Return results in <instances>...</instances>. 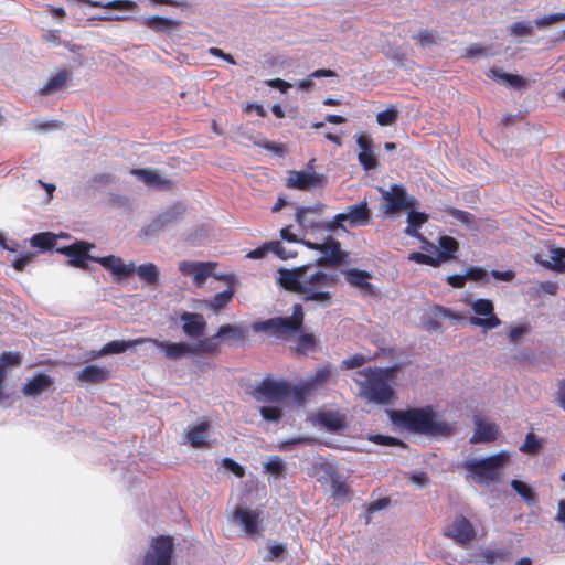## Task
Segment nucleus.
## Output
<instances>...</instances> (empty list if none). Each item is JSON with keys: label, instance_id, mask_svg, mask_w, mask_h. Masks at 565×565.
<instances>
[{"label": "nucleus", "instance_id": "obj_1", "mask_svg": "<svg viewBox=\"0 0 565 565\" xmlns=\"http://www.w3.org/2000/svg\"><path fill=\"white\" fill-rule=\"evenodd\" d=\"M93 247L94 245L86 242H77L60 249V252L68 256V263L75 267L86 268L87 260H93L100 264L118 279L127 278L132 273H136L139 279L149 286H157L159 284L160 270L156 264L146 263L136 266L134 263H124L120 257L115 255L95 257L88 254Z\"/></svg>", "mask_w": 565, "mask_h": 565}, {"label": "nucleus", "instance_id": "obj_2", "mask_svg": "<svg viewBox=\"0 0 565 565\" xmlns=\"http://www.w3.org/2000/svg\"><path fill=\"white\" fill-rule=\"evenodd\" d=\"M278 281L287 290L300 294L305 300L327 302L331 298L329 289L334 286L337 277L307 265L280 269Z\"/></svg>", "mask_w": 565, "mask_h": 565}, {"label": "nucleus", "instance_id": "obj_3", "mask_svg": "<svg viewBox=\"0 0 565 565\" xmlns=\"http://www.w3.org/2000/svg\"><path fill=\"white\" fill-rule=\"evenodd\" d=\"M302 307L295 305L290 317H278L255 322L253 330L255 332H267L280 340L294 341L296 343V350L305 353L315 348L316 339L312 334L302 332Z\"/></svg>", "mask_w": 565, "mask_h": 565}, {"label": "nucleus", "instance_id": "obj_4", "mask_svg": "<svg viewBox=\"0 0 565 565\" xmlns=\"http://www.w3.org/2000/svg\"><path fill=\"white\" fill-rule=\"evenodd\" d=\"M391 418L401 428L428 436L446 437L455 431V424L446 422L431 406L394 411Z\"/></svg>", "mask_w": 565, "mask_h": 565}, {"label": "nucleus", "instance_id": "obj_5", "mask_svg": "<svg viewBox=\"0 0 565 565\" xmlns=\"http://www.w3.org/2000/svg\"><path fill=\"white\" fill-rule=\"evenodd\" d=\"M396 367L364 369L354 374L353 381L359 393L369 402L388 404L394 395L393 385Z\"/></svg>", "mask_w": 565, "mask_h": 565}, {"label": "nucleus", "instance_id": "obj_6", "mask_svg": "<svg viewBox=\"0 0 565 565\" xmlns=\"http://www.w3.org/2000/svg\"><path fill=\"white\" fill-rule=\"evenodd\" d=\"M316 207H299L296 212V222L302 228H319L323 227L328 232H334L337 228H347V224L350 227L365 226L369 224L371 218V211L367 207L366 201L358 204L350 205L344 212L337 214L332 221L324 223L323 225L315 224L307 220V214L310 212H317Z\"/></svg>", "mask_w": 565, "mask_h": 565}, {"label": "nucleus", "instance_id": "obj_7", "mask_svg": "<svg viewBox=\"0 0 565 565\" xmlns=\"http://www.w3.org/2000/svg\"><path fill=\"white\" fill-rule=\"evenodd\" d=\"M510 460L508 451H500L486 458H471L462 463L476 483L489 486L502 475Z\"/></svg>", "mask_w": 565, "mask_h": 565}, {"label": "nucleus", "instance_id": "obj_8", "mask_svg": "<svg viewBox=\"0 0 565 565\" xmlns=\"http://www.w3.org/2000/svg\"><path fill=\"white\" fill-rule=\"evenodd\" d=\"M254 397L262 403L302 405L297 385H290L285 381L269 379L262 381L255 388Z\"/></svg>", "mask_w": 565, "mask_h": 565}, {"label": "nucleus", "instance_id": "obj_9", "mask_svg": "<svg viewBox=\"0 0 565 565\" xmlns=\"http://www.w3.org/2000/svg\"><path fill=\"white\" fill-rule=\"evenodd\" d=\"M379 192L385 201L383 213L387 216L415 206V198L409 196L406 189L401 184H392L388 189L379 188Z\"/></svg>", "mask_w": 565, "mask_h": 565}, {"label": "nucleus", "instance_id": "obj_10", "mask_svg": "<svg viewBox=\"0 0 565 565\" xmlns=\"http://www.w3.org/2000/svg\"><path fill=\"white\" fill-rule=\"evenodd\" d=\"M476 316L469 318V323L481 328L484 332L498 328L501 320L494 313V305L489 299H476L469 302Z\"/></svg>", "mask_w": 565, "mask_h": 565}, {"label": "nucleus", "instance_id": "obj_11", "mask_svg": "<svg viewBox=\"0 0 565 565\" xmlns=\"http://www.w3.org/2000/svg\"><path fill=\"white\" fill-rule=\"evenodd\" d=\"M232 521L242 527L249 537H256L262 534V515L258 510L245 507H237L233 514Z\"/></svg>", "mask_w": 565, "mask_h": 565}, {"label": "nucleus", "instance_id": "obj_12", "mask_svg": "<svg viewBox=\"0 0 565 565\" xmlns=\"http://www.w3.org/2000/svg\"><path fill=\"white\" fill-rule=\"evenodd\" d=\"M327 179L323 174L312 170L289 171L287 186L297 190L309 191L324 186Z\"/></svg>", "mask_w": 565, "mask_h": 565}, {"label": "nucleus", "instance_id": "obj_13", "mask_svg": "<svg viewBox=\"0 0 565 565\" xmlns=\"http://www.w3.org/2000/svg\"><path fill=\"white\" fill-rule=\"evenodd\" d=\"M172 551L173 542L171 537L154 539L145 557L143 565H171Z\"/></svg>", "mask_w": 565, "mask_h": 565}, {"label": "nucleus", "instance_id": "obj_14", "mask_svg": "<svg viewBox=\"0 0 565 565\" xmlns=\"http://www.w3.org/2000/svg\"><path fill=\"white\" fill-rule=\"evenodd\" d=\"M214 268L213 263H202V262H190L182 260L179 263V270L192 278L193 284L196 287H202L206 281L207 277L212 275Z\"/></svg>", "mask_w": 565, "mask_h": 565}, {"label": "nucleus", "instance_id": "obj_15", "mask_svg": "<svg viewBox=\"0 0 565 565\" xmlns=\"http://www.w3.org/2000/svg\"><path fill=\"white\" fill-rule=\"evenodd\" d=\"M139 24L156 33L170 34L179 31L183 25V21L160 15H150L139 19Z\"/></svg>", "mask_w": 565, "mask_h": 565}, {"label": "nucleus", "instance_id": "obj_16", "mask_svg": "<svg viewBox=\"0 0 565 565\" xmlns=\"http://www.w3.org/2000/svg\"><path fill=\"white\" fill-rule=\"evenodd\" d=\"M149 342L161 349L164 352V355L170 360H179L195 355L193 343L160 341L151 338Z\"/></svg>", "mask_w": 565, "mask_h": 565}, {"label": "nucleus", "instance_id": "obj_17", "mask_svg": "<svg viewBox=\"0 0 565 565\" xmlns=\"http://www.w3.org/2000/svg\"><path fill=\"white\" fill-rule=\"evenodd\" d=\"M331 375V370L328 366L319 367L313 375L308 376L306 380L297 385L299 392V399L302 404L306 397L315 390L323 386Z\"/></svg>", "mask_w": 565, "mask_h": 565}, {"label": "nucleus", "instance_id": "obj_18", "mask_svg": "<svg viewBox=\"0 0 565 565\" xmlns=\"http://www.w3.org/2000/svg\"><path fill=\"white\" fill-rule=\"evenodd\" d=\"M446 535L458 544L466 545L475 539L476 532L472 524L463 516H458L447 529Z\"/></svg>", "mask_w": 565, "mask_h": 565}, {"label": "nucleus", "instance_id": "obj_19", "mask_svg": "<svg viewBox=\"0 0 565 565\" xmlns=\"http://www.w3.org/2000/svg\"><path fill=\"white\" fill-rule=\"evenodd\" d=\"M182 330L189 338H201L206 329V321L201 313L183 311L180 315Z\"/></svg>", "mask_w": 565, "mask_h": 565}, {"label": "nucleus", "instance_id": "obj_20", "mask_svg": "<svg viewBox=\"0 0 565 565\" xmlns=\"http://www.w3.org/2000/svg\"><path fill=\"white\" fill-rule=\"evenodd\" d=\"M475 431L470 439V443H491L495 440L500 434L499 427L484 418L475 417Z\"/></svg>", "mask_w": 565, "mask_h": 565}, {"label": "nucleus", "instance_id": "obj_21", "mask_svg": "<svg viewBox=\"0 0 565 565\" xmlns=\"http://www.w3.org/2000/svg\"><path fill=\"white\" fill-rule=\"evenodd\" d=\"M150 341V338H138L131 341H111L104 345L98 351H92L89 353L88 359H97L107 354H117L125 352L127 349L134 348L136 345L142 344Z\"/></svg>", "mask_w": 565, "mask_h": 565}, {"label": "nucleus", "instance_id": "obj_22", "mask_svg": "<svg viewBox=\"0 0 565 565\" xmlns=\"http://www.w3.org/2000/svg\"><path fill=\"white\" fill-rule=\"evenodd\" d=\"M54 384L53 379L40 373L30 379L23 386V394L29 397H36L49 391Z\"/></svg>", "mask_w": 565, "mask_h": 565}, {"label": "nucleus", "instance_id": "obj_23", "mask_svg": "<svg viewBox=\"0 0 565 565\" xmlns=\"http://www.w3.org/2000/svg\"><path fill=\"white\" fill-rule=\"evenodd\" d=\"M303 245L311 249L320 250L323 254L326 260L329 263H338L341 260L340 243L332 238H329L321 244L311 243L308 241L303 242Z\"/></svg>", "mask_w": 565, "mask_h": 565}, {"label": "nucleus", "instance_id": "obj_24", "mask_svg": "<svg viewBox=\"0 0 565 565\" xmlns=\"http://www.w3.org/2000/svg\"><path fill=\"white\" fill-rule=\"evenodd\" d=\"M317 423L331 433H338L345 428V417L339 412L329 411L319 413Z\"/></svg>", "mask_w": 565, "mask_h": 565}, {"label": "nucleus", "instance_id": "obj_25", "mask_svg": "<svg viewBox=\"0 0 565 565\" xmlns=\"http://www.w3.org/2000/svg\"><path fill=\"white\" fill-rule=\"evenodd\" d=\"M70 79V73L67 71H61L49 78L46 84L39 90L40 95L49 96L61 92L66 86Z\"/></svg>", "mask_w": 565, "mask_h": 565}, {"label": "nucleus", "instance_id": "obj_26", "mask_svg": "<svg viewBox=\"0 0 565 565\" xmlns=\"http://www.w3.org/2000/svg\"><path fill=\"white\" fill-rule=\"evenodd\" d=\"M77 379L86 383H98L109 377V371L106 367L88 365L77 372Z\"/></svg>", "mask_w": 565, "mask_h": 565}, {"label": "nucleus", "instance_id": "obj_27", "mask_svg": "<svg viewBox=\"0 0 565 565\" xmlns=\"http://www.w3.org/2000/svg\"><path fill=\"white\" fill-rule=\"evenodd\" d=\"M545 267L565 274V249L551 248L546 259L540 260Z\"/></svg>", "mask_w": 565, "mask_h": 565}, {"label": "nucleus", "instance_id": "obj_28", "mask_svg": "<svg viewBox=\"0 0 565 565\" xmlns=\"http://www.w3.org/2000/svg\"><path fill=\"white\" fill-rule=\"evenodd\" d=\"M131 173L135 174L146 185L151 188L161 189L167 184V181L152 170L134 169L131 170Z\"/></svg>", "mask_w": 565, "mask_h": 565}, {"label": "nucleus", "instance_id": "obj_29", "mask_svg": "<svg viewBox=\"0 0 565 565\" xmlns=\"http://www.w3.org/2000/svg\"><path fill=\"white\" fill-rule=\"evenodd\" d=\"M488 76L499 83L512 86L521 87L524 85V79L519 75L507 74L500 68H492L489 71Z\"/></svg>", "mask_w": 565, "mask_h": 565}, {"label": "nucleus", "instance_id": "obj_30", "mask_svg": "<svg viewBox=\"0 0 565 565\" xmlns=\"http://www.w3.org/2000/svg\"><path fill=\"white\" fill-rule=\"evenodd\" d=\"M20 364V356L19 354L11 353V352H4L0 355V399L4 398L6 395L3 394V381L7 376V367L9 365H19Z\"/></svg>", "mask_w": 565, "mask_h": 565}, {"label": "nucleus", "instance_id": "obj_31", "mask_svg": "<svg viewBox=\"0 0 565 565\" xmlns=\"http://www.w3.org/2000/svg\"><path fill=\"white\" fill-rule=\"evenodd\" d=\"M207 423H200L199 425L191 428L188 433V439L193 447H200L205 444L207 438Z\"/></svg>", "mask_w": 565, "mask_h": 565}, {"label": "nucleus", "instance_id": "obj_32", "mask_svg": "<svg viewBox=\"0 0 565 565\" xmlns=\"http://www.w3.org/2000/svg\"><path fill=\"white\" fill-rule=\"evenodd\" d=\"M182 213L181 206H174L173 209L166 211L164 213L160 214L156 221H153L149 228L153 231H158L168 224L172 223L178 215Z\"/></svg>", "mask_w": 565, "mask_h": 565}, {"label": "nucleus", "instance_id": "obj_33", "mask_svg": "<svg viewBox=\"0 0 565 565\" xmlns=\"http://www.w3.org/2000/svg\"><path fill=\"white\" fill-rule=\"evenodd\" d=\"M439 246L441 248V253L438 255L436 259L439 260V264L446 259H449L452 257V255L458 249V243L455 238L450 236H441L439 238Z\"/></svg>", "mask_w": 565, "mask_h": 565}, {"label": "nucleus", "instance_id": "obj_34", "mask_svg": "<svg viewBox=\"0 0 565 565\" xmlns=\"http://www.w3.org/2000/svg\"><path fill=\"white\" fill-rule=\"evenodd\" d=\"M218 339L220 337H216V334L211 338L199 339L198 342L193 343L195 355L215 352L218 347Z\"/></svg>", "mask_w": 565, "mask_h": 565}, {"label": "nucleus", "instance_id": "obj_35", "mask_svg": "<svg viewBox=\"0 0 565 565\" xmlns=\"http://www.w3.org/2000/svg\"><path fill=\"white\" fill-rule=\"evenodd\" d=\"M499 54L498 50H494L492 45L490 46H482L479 44L471 45L466 51V57L471 60H479L483 57H489Z\"/></svg>", "mask_w": 565, "mask_h": 565}, {"label": "nucleus", "instance_id": "obj_36", "mask_svg": "<svg viewBox=\"0 0 565 565\" xmlns=\"http://www.w3.org/2000/svg\"><path fill=\"white\" fill-rule=\"evenodd\" d=\"M398 116H399V113H398V109L396 108V106L391 105L385 110L380 111L376 115V122L383 127L392 126V125L396 124V121L398 120Z\"/></svg>", "mask_w": 565, "mask_h": 565}, {"label": "nucleus", "instance_id": "obj_37", "mask_svg": "<svg viewBox=\"0 0 565 565\" xmlns=\"http://www.w3.org/2000/svg\"><path fill=\"white\" fill-rule=\"evenodd\" d=\"M345 278L352 286L360 287L362 289H366V288L371 287V285L367 282V279L370 278V276L365 271H361L358 269H350L345 274Z\"/></svg>", "mask_w": 565, "mask_h": 565}, {"label": "nucleus", "instance_id": "obj_38", "mask_svg": "<svg viewBox=\"0 0 565 565\" xmlns=\"http://www.w3.org/2000/svg\"><path fill=\"white\" fill-rule=\"evenodd\" d=\"M232 297H233V290L228 288L222 292L216 294L209 301V307L211 309H213L215 312H218L231 301Z\"/></svg>", "mask_w": 565, "mask_h": 565}, {"label": "nucleus", "instance_id": "obj_39", "mask_svg": "<svg viewBox=\"0 0 565 565\" xmlns=\"http://www.w3.org/2000/svg\"><path fill=\"white\" fill-rule=\"evenodd\" d=\"M30 243L33 247L50 249L55 245V236L51 233H40L32 236Z\"/></svg>", "mask_w": 565, "mask_h": 565}, {"label": "nucleus", "instance_id": "obj_40", "mask_svg": "<svg viewBox=\"0 0 565 565\" xmlns=\"http://www.w3.org/2000/svg\"><path fill=\"white\" fill-rule=\"evenodd\" d=\"M511 487L527 503H533L535 501L534 492L526 483L520 480H512Z\"/></svg>", "mask_w": 565, "mask_h": 565}, {"label": "nucleus", "instance_id": "obj_41", "mask_svg": "<svg viewBox=\"0 0 565 565\" xmlns=\"http://www.w3.org/2000/svg\"><path fill=\"white\" fill-rule=\"evenodd\" d=\"M260 415L266 422L278 423L282 417L281 408L278 405L275 406H262Z\"/></svg>", "mask_w": 565, "mask_h": 565}, {"label": "nucleus", "instance_id": "obj_42", "mask_svg": "<svg viewBox=\"0 0 565 565\" xmlns=\"http://www.w3.org/2000/svg\"><path fill=\"white\" fill-rule=\"evenodd\" d=\"M216 337H220V339L221 338H233V339L241 340V339H243L244 333H243V330L237 326L224 324L218 329Z\"/></svg>", "mask_w": 565, "mask_h": 565}, {"label": "nucleus", "instance_id": "obj_43", "mask_svg": "<svg viewBox=\"0 0 565 565\" xmlns=\"http://www.w3.org/2000/svg\"><path fill=\"white\" fill-rule=\"evenodd\" d=\"M430 312L431 316L436 319L461 320L463 318L462 315L451 311L450 309L444 308L441 306H434Z\"/></svg>", "mask_w": 565, "mask_h": 565}, {"label": "nucleus", "instance_id": "obj_44", "mask_svg": "<svg viewBox=\"0 0 565 565\" xmlns=\"http://www.w3.org/2000/svg\"><path fill=\"white\" fill-rule=\"evenodd\" d=\"M331 490L337 499H345L349 492L345 483L337 476L331 477Z\"/></svg>", "mask_w": 565, "mask_h": 565}, {"label": "nucleus", "instance_id": "obj_45", "mask_svg": "<svg viewBox=\"0 0 565 565\" xmlns=\"http://www.w3.org/2000/svg\"><path fill=\"white\" fill-rule=\"evenodd\" d=\"M359 162L366 170L370 171L376 168L377 160L373 152V150H365L364 152H360L358 156Z\"/></svg>", "mask_w": 565, "mask_h": 565}, {"label": "nucleus", "instance_id": "obj_46", "mask_svg": "<svg viewBox=\"0 0 565 565\" xmlns=\"http://www.w3.org/2000/svg\"><path fill=\"white\" fill-rule=\"evenodd\" d=\"M449 214L458 222L465 224L468 227H471L475 223V216L466 211L449 209Z\"/></svg>", "mask_w": 565, "mask_h": 565}, {"label": "nucleus", "instance_id": "obj_47", "mask_svg": "<svg viewBox=\"0 0 565 565\" xmlns=\"http://www.w3.org/2000/svg\"><path fill=\"white\" fill-rule=\"evenodd\" d=\"M270 252L274 253L276 256H278L281 259H288L296 255V252H291L287 249L280 242L273 241L269 242Z\"/></svg>", "mask_w": 565, "mask_h": 565}, {"label": "nucleus", "instance_id": "obj_48", "mask_svg": "<svg viewBox=\"0 0 565 565\" xmlns=\"http://www.w3.org/2000/svg\"><path fill=\"white\" fill-rule=\"evenodd\" d=\"M265 469L269 473L279 476L284 471V461L277 456L270 457L265 465Z\"/></svg>", "mask_w": 565, "mask_h": 565}, {"label": "nucleus", "instance_id": "obj_49", "mask_svg": "<svg viewBox=\"0 0 565 565\" xmlns=\"http://www.w3.org/2000/svg\"><path fill=\"white\" fill-rule=\"evenodd\" d=\"M408 259L412 260V262H415V263H418V264H426V265H431V266H438L439 265V260L429 256V255H426V254H423V253H418V252H415V253H412L409 256H408Z\"/></svg>", "mask_w": 565, "mask_h": 565}, {"label": "nucleus", "instance_id": "obj_50", "mask_svg": "<svg viewBox=\"0 0 565 565\" xmlns=\"http://www.w3.org/2000/svg\"><path fill=\"white\" fill-rule=\"evenodd\" d=\"M540 443L534 434L530 433L526 435L524 444L521 446L520 450L522 452H536L539 450Z\"/></svg>", "mask_w": 565, "mask_h": 565}, {"label": "nucleus", "instance_id": "obj_51", "mask_svg": "<svg viewBox=\"0 0 565 565\" xmlns=\"http://www.w3.org/2000/svg\"><path fill=\"white\" fill-rule=\"evenodd\" d=\"M428 220V215L425 213L413 211V209L409 210L407 215V223L414 226H417L418 228L426 223Z\"/></svg>", "mask_w": 565, "mask_h": 565}, {"label": "nucleus", "instance_id": "obj_52", "mask_svg": "<svg viewBox=\"0 0 565 565\" xmlns=\"http://www.w3.org/2000/svg\"><path fill=\"white\" fill-rule=\"evenodd\" d=\"M562 20H565V13H553L535 20V24L536 26L542 28L551 25Z\"/></svg>", "mask_w": 565, "mask_h": 565}, {"label": "nucleus", "instance_id": "obj_53", "mask_svg": "<svg viewBox=\"0 0 565 565\" xmlns=\"http://www.w3.org/2000/svg\"><path fill=\"white\" fill-rule=\"evenodd\" d=\"M150 6H170L175 8H188L186 0H147Z\"/></svg>", "mask_w": 565, "mask_h": 565}, {"label": "nucleus", "instance_id": "obj_54", "mask_svg": "<svg viewBox=\"0 0 565 565\" xmlns=\"http://www.w3.org/2000/svg\"><path fill=\"white\" fill-rule=\"evenodd\" d=\"M35 257V254L34 253H26L20 257H18L14 262H13V267L19 270V271H22L30 263L33 262Z\"/></svg>", "mask_w": 565, "mask_h": 565}, {"label": "nucleus", "instance_id": "obj_55", "mask_svg": "<svg viewBox=\"0 0 565 565\" xmlns=\"http://www.w3.org/2000/svg\"><path fill=\"white\" fill-rule=\"evenodd\" d=\"M529 328L526 326H518L510 330L509 340L513 343H519L523 335L527 333Z\"/></svg>", "mask_w": 565, "mask_h": 565}, {"label": "nucleus", "instance_id": "obj_56", "mask_svg": "<svg viewBox=\"0 0 565 565\" xmlns=\"http://www.w3.org/2000/svg\"><path fill=\"white\" fill-rule=\"evenodd\" d=\"M61 124L56 120L51 121H34L33 129L36 131H50L60 128Z\"/></svg>", "mask_w": 565, "mask_h": 565}, {"label": "nucleus", "instance_id": "obj_57", "mask_svg": "<svg viewBox=\"0 0 565 565\" xmlns=\"http://www.w3.org/2000/svg\"><path fill=\"white\" fill-rule=\"evenodd\" d=\"M365 356L362 354H355L351 358L343 360L342 364L345 369H354L363 365L365 363Z\"/></svg>", "mask_w": 565, "mask_h": 565}, {"label": "nucleus", "instance_id": "obj_58", "mask_svg": "<svg viewBox=\"0 0 565 565\" xmlns=\"http://www.w3.org/2000/svg\"><path fill=\"white\" fill-rule=\"evenodd\" d=\"M285 552H286V546L284 544H273L269 546V552H268V555L266 556V559H268V561L279 559Z\"/></svg>", "mask_w": 565, "mask_h": 565}, {"label": "nucleus", "instance_id": "obj_59", "mask_svg": "<svg viewBox=\"0 0 565 565\" xmlns=\"http://www.w3.org/2000/svg\"><path fill=\"white\" fill-rule=\"evenodd\" d=\"M223 467L233 472L234 475H236L237 477H243L245 473V470L241 465L228 458L223 460Z\"/></svg>", "mask_w": 565, "mask_h": 565}, {"label": "nucleus", "instance_id": "obj_60", "mask_svg": "<svg viewBox=\"0 0 565 565\" xmlns=\"http://www.w3.org/2000/svg\"><path fill=\"white\" fill-rule=\"evenodd\" d=\"M356 143L361 150L360 152L369 151L372 149L373 139L366 134H361L356 137Z\"/></svg>", "mask_w": 565, "mask_h": 565}, {"label": "nucleus", "instance_id": "obj_61", "mask_svg": "<svg viewBox=\"0 0 565 565\" xmlns=\"http://www.w3.org/2000/svg\"><path fill=\"white\" fill-rule=\"evenodd\" d=\"M467 279L479 281L487 277V271L481 267H471L467 271Z\"/></svg>", "mask_w": 565, "mask_h": 565}, {"label": "nucleus", "instance_id": "obj_62", "mask_svg": "<svg viewBox=\"0 0 565 565\" xmlns=\"http://www.w3.org/2000/svg\"><path fill=\"white\" fill-rule=\"evenodd\" d=\"M280 237L284 241L291 242V243H301L303 244V239H298L297 235L291 232V226H287L280 230Z\"/></svg>", "mask_w": 565, "mask_h": 565}, {"label": "nucleus", "instance_id": "obj_63", "mask_svg": "<svg viewBox=\"0 0 565 565\" xmlns=\"http://www.w3.org/2000/svg\"><path fill=\"white\" fill-rule=\"evenodd\" d=\"M467 280L466 275H452L447 277V282L455 288H462Z\"/></svg>", "mask_w": 565, "mask_h": 565}, {"label": "nucleus", "instance_id": "obj_64", "mask_svg": "<svg viewBox=\"0 0 565 565\" xmlns=\"http://www.w3.org/2000/svg\"><path fill=\"white\" fill-rule=\"evenodd\" d=\"M557 402L562 409L565 411V379L558 383Z\"/></svg>", "mask_w": 565, "mask_h": 565}]
</instances>
